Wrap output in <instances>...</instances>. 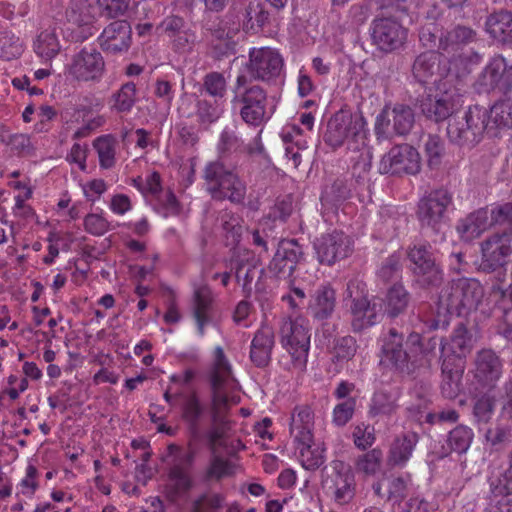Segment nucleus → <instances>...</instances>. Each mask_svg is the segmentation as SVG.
I'll return each mask as SVG.
<instances>
[{
    "instance_id": "obj_1",
    "label": "nucleus",
    "mask_w": 512,
    "mask_h": 512,
    "mask_svg": "<svg viewBox=\"0 0 512 512\" xmlns=\"http://www.w3.org/2000/svg\"><path fill=\"white\" fill-rule=\"evenodd\" d=\"M365 124L366 121L360 113L342 108L330 117L323 134L324 142L333 149L346 144L351 151L365 150L360 155L362 160L353 166V174L356 175L359 171L357 178L363 180L371 168V155L366 148Z\"/></svg>"
},
{
    "instance_id": "obj_2",
    "label": "nucleus",
    "mask_w": 512,
    "mask_h": 512,
    "mask_svg": "<svg viewBox=\"0 0 512 512\" xmlns=\"http://www.w3.org/2000/svg\"><path fill=\"white\" fill-rule=\"evenodd\" d=\"M420 334L410 333L406 338L391 328L382 339L380 365L401 378H412L421 367V358L415 355Z\"/></svg>"
},
{
    "instance_id": "obj_3",
    "label": "nucleus",
    "mask_w": 512,
    "mask_h": 512,
    "mask_svg": "<svg viewBox=\"0 0 512 512\" xmlns=\"http://www.w3.org/2000/svg\"><path fill=\"white\" fill-rule=\"evenodd\" d=\"M230 101L233 110L239 109L241 119L248 125L258 127L267 122L272 112L267 110V93L259 85H250L245 74L236 77Z\"/></svg>"
},
{
    "instance_id": "obj_4",
    "label": "nucleus",
    "mask_w": 512,
    "mask_h": 512,
    "mask_svg": "<svg viewBox=\"0 0 512 512\" xmlns=\"http://www.w3.org/2000/svg\"><path fill=\"white\" fill-rule=\"evenodd\" d=\"M453 206V195L444 187L431 190L417 203L416 217L422 230L444 238L448 211Z\"/></svg>"
},
{
    "instance_id": "obj_5",
    "label": "nucleus",
    "mask_w": 512,
    "mask_h": 512,
    "mask_svg": "<svg viewBox=\"0 0 512 512\" xmlns=\"http://www.w3.org/2000/svg\"><path fill=\"white\" fill-rule=\"evenodd\" d=\"M487 110L479 105L470 106L462 114L455 113L448 121L447 136L459 146L473 147L479 143L488 128Z\"/></svg>"
},
{
    "instance_id": "obj_6",
    "label": "nucleus",
    "mask_w": 512,
    "mask_h": 512,
    "mask_svg": "<svg viewBox=\"0 0 512 512\" xmlns=\"http://www.w3.org/2000/svg\"><path fill=\"white\" fill-rule=\"evenodd\" d=\"M484 296L482 285L475 279L453 280L439 296V303L451 315H466L478 308Z\"/></svg>"
},
{
    "instance_id": "obj_7",
    "label": "nucleus",
    "mask_w": 512,
    "mask_h": 512,
    "mask_svg": "<svg viewBox=\"0 0 512 512\" xmlns=\"http://www.w3.org/2000/svg\"><path fill=\"white\" fill-rule=\"evenodd\" d=\"M407 258L410 262L413 285L423 290L436 289L442 285L444 271L426 245L408 247Z\"/></svg>"
},
{
    "instance_id": "obj_8",
    "label": "nucleus",
    "mask_w": 512,
    "mask_h": 512,
    "mask_svg": "<svg viewBox=\"0 0 512 512\" xmlns=\"http://www.w3.org/2000/svg\"><path fill=\"white\" fill-rule=\"evenodd\" d=\"M311 334L303 318L284 320L280 327V342L291 357L294 369L306 368Z\"/></svg>"
},
{
    "instance_id": "obj_9",
    "label": "nucleus",
    "mask_w": 512,
    "mask_h": 512,
    "mask_svg": "<svg viewBox=\"0 0 512 512\" xmlns=\"http://www.w3.org/2000/svg\"><path fill=\"white\" fill-rule=\"evenodd\" d=\"M283 66L284 60L276 49L261 47L250 49L246 70L250 81L270 82L281 75Z\"/></svg>"
},
{
    "instance_id": "obj_10",
    "label": "nucleus",
    "mask_w": 512,
    "mask_h": 512,
    "mask_svg": "<svg viewBox=\"0 0 512 512\" xmlns=\"http://www.w3.org/2000/svg\"><path fill=\"white\" fill-rule=\"evenodd\" d=\"M273 258L267 266L270 277L287 280L298 264L304 261V250L296 239H280Z\"/></svg>"
},
{
    "instance_id": "obj_11",
    "label": "nucleus",
    "mask_w": 512,
    "mask_h": 512,
    "mask_svg": "<svg viewBox=\"0 0 512 512\" xmlns=\"http://www.w3.org/2000/svg\"><path fill=\"white\" fill-rule=\"evenodd\" d=\"M420 168L418 151L407 144L392 147L382 157L379 165L380 173L391 175H415L420 171Z\"/></svg>"
},
{
    "instance_id": "obj_12",
    "label": "nucleus",
    "mask_w": 512,
    "mask_h": 512,
    "mask_svg": "<svg viewBox=\"0 0 512 512\" xmlns=\"http://www.w3.org/2000/svg\"><path fill=\"white\" fill-rule=\"evenodd\" d=\"M371 38L379 50L391 53L404 46L407 29L394 18L380 17L371 24Z\"/></svg>"
},
{
    "instance_id": "obj_13",
    "label": "nucleus",
    "mask_w": 512,
    "mask_h": 512,
    "mask_svg": "<svg viewBox=\"0 0 512 512\" xmlns=\"http://www.w3.org/2000/svg\"><path fill=\"white\" fill-rule=\"evenodd\" d=\"M473 332L460 321L447 339L440 340V358L447 363H461L465 365L466 357L474 346Z\"/></svg>"
},
{
    "instance_id": "obj_14",
    "label": "nucleus",
    "mask_w": 512,
    "mask_h": 512,
    "mask_svg": "<svg viewBox=\"0 0 512 512\" xmlns=\"http://www.w3.org/2000/svg\"><path fill=\"white\" fill-rule=\"evenodd\" d=\"M477 31L470 26L457 24L441 32L439 54L446 57L451 65L462 60L464 48L477 41Z\"/></svg>"
},
{
    "instance_id": "obj_15",
    "label": "nucleus",
    "mask_w": 512,
    "mask_h": 512,
    "mask_svg": "<svg viewBox=\"0 0 512 512\" xmlns=\"http://www.w3.org/2000/svg\"><path fill=\"white\" fill-rule=\"evenodd\" d=\"M314 248L318 261L331 266L352 254L353 241L343 232L333 231L316 239Z\"/></svg>"
},
{
    "instance_id": "obj_16",
    "label": "nucleus",
    "mask_w": 512,
    "mask_h": 512,
    "mask_svg": "<svg viewBox=\"0 0 512 512\" xmlns=\"http://www.w3.org/2000/svg\"><path fill=\"white\" fill-rule=\"evenodd\" d=\"M322 486L338 504H347L355 496L356 482L350 467L341 461L333 464V471L322 482Z\"/></svg>"
},
{
    "instance_id": "obj_17",
    "label": "nucleus",
    "mask_w": 512,
    "mask_h": 512,
    "mask_svg": "<svg viewBox=\"0 0 512 512\" xmlns=\"http://www.w3.org/2000/svg\"><path fill=\"white\" fill-rule=\"evenodd\" d=\"M105 69L103 56L94 48H83L67 66L69 76L77 81H99Z\"/></svg>"
},
{
    "instance_id": "obj_18",
    "label": "nucleus",
    "mask_w": 512,
    "mask_h": 512,
    "mask_svg": "<svg viewBox=\"0 0 512 512\" xmlns=\"http://www.w3.org/2000/svg\"><path fill=\"white\" fill-rule=\"evenodd\" d=\"M474 379L487 391L496 388L503 374V361L492 349H482L476 353Z\"/></svg>"
},
{
    "instance_id": "obj_19",
    "label": "nucleus",
    "mask_w": 512,
    "mask_h": 512,
    "mask_svg": "<svg viewBox=\"0 0 512 512\" xmlns=\"http://www.w3.org/2000/svg\"><path fill=\"white\" fill-rule=\"evenodd\" d=\"M175 396L181 402V417L187 426L188 433L193 441L201 438L200 422L205 414V405L201 402L196 390L189 392L179 391Z\"/></svg>"
},
{
    "instance_id": "obj_20",
    "label": "nucleus",
    "mask_w": 512,
    "mask_h": 512,
    "mask_svg": "<svg viewBox=\"0 0 512 512\" xmlns=\"http://www.w3.org/2000/svg\"><path fill=\"white\" fill-rule=\"evenodd\" d=\"M482 81L490 89L502 93L512 91V62L508 63L502 54L490 58L482 73Z\"/></svg>"
},
{
    "instance_id": "obj_21",
    "label": "nucleus",
    "mask_w": 512,
    "mask_h": 512,
    "mask_svg": "<svg viewBox=\"0 0 512 512\" xmlns=\"http://www.w3.org/2000/svg\"><path fill=\"white\" fill-rule=\"evenodd\" d=\"M100 46L104 51L116 54L127 51L131 43V27L125 20L110 23L99 37Z\"/></svg>"
},
{
    "instance_id": "obj_22",
    "label": "nucleus",
    "mask_w": 512,
    "mask_h": 512,
    "mask_svg": "<svg viewBox=\"0 0 512 512\" xmlns=\"http://www.w3.org/2000/svg\"><path fill=\"white\" fill-rule=\"evenodd\" d=\"M191 312L196 322L198 333L203 336L205 326L212 322L213 315V294L207 285L195 288L192 301Z\"/></svg>"
},
{
    "instance_id": "obj_23",
    "label": "nucleus",
    "mask_w": 512,
    "mask_h": 512,
    "mask_svg": "<svg viewBox=\"0 0 512 512\" xmlns=\"http://www.w3.org/2000/svg\"><path fill=\"white\" fill-rule=\"evenodd\" d=\"M418 106L423 116L435 123L450 119L454 115V104L447 94L422 95L418 99Z\"/></svg>"
},
{
    "instance_id": "obj_24",
    "label": "nucleus",
    "mask_w": 512,
    "mask_h": 512,
    "mask_svg": "<svg viewBox=\"0 0 512 512\" xmlns=\"http://www.w3.org/2000/svg\"><path fill=\"white\" fill-rule=\"evenodd\" d=\"M486 33L503 46H512V12L500 9L490 13L485 20Z\"/></svg>"
},
{
    "instance_id": "obj_25",
    "label": "nucleus",
    "mask_w": 512,
    "mask_h": 512,
    "mask_svg": "<svg viewBox=\"0 0 512 512\" xmlns=\"http://www.w3.org/2000/svg\"><path fill=\"white\" fill-rule=\"evenodd\" d=\"M274 344L275 335L270 326L264 325L256 331L250 345V360L256 367L268 366Z\"/></svg>"
},
{
    "instance_id": "obj_26",
    "label": "nucleus",
    "mask_w": 512,
    "mask_h": 512,
    "mask_svg": "<svg viewBox=\"0 0 512 512\" xmlns=\"http://www.w3.org/2000/svg\"><path fill=\"white\" fill-rule=\"evenodd\" d=\"M486 208L478 209L459 220L456 230L465 241L479 237L489 226V216Z\"/></svg>"
},
{
    "instance_id": "obj_27",
    "label": "nucleus",
    "mask_w": 512,
    "mask_h": 512,
    "mask_svg": "<svg viewBox=\"0 0 512 512\" xmlns=\"http://www.w3.org/2000/svg\"><path fill=\"white\" fill-rule=\"evenodd\" d=\"M411 302V294L400 281L391 285L384 299L385 313L389 318H397L406 313Z\"/></svg>"
},
{
    "instance_id": "obj_28",
    "label": "nucleus",
    "mask_w": 512,
    "mask_h": 512,
    "mask_svg": "<svg viewBox=\"0 0 512 512\" xmlns=\"http://www.w3.org/2000/svg\"><path fill=\"white\" fill-rule=\"evenodd\" d=\"M335 304L334 289L328 285H323L315 291L309 304V311L314 319L326 320L333 314Z\"/></svg>"
},
{
    "instance_id": "obj_29",
    "label": "nucleus",
    "mask_w": 512,
    "mask_h": 512,
    "mask_svg": "<svg viewBox=\"0 0 512 512\" xmlns=\"http://www.w3.org/2000/svg\"><path fill=\"white\" fill-rule=\"evenodd\" d=\"M233 173H235V168L227 166L222 158L218 157L217 160L208 162L202 175L207 192L212 196L213 193L220 191L219 188Z\"/></svg>"
},
{
    "instance_id": "obj_30",
    "label": "nucleus",
    "mask_w": 512,
    "mask_h": 512,
    "mask_svg": "<svg viewBox=\"0 0 512 512\" xmlns=\"http://www.w3.org/2000/svg\"><path fill=\"white\" fill-rule=\"evenodd\" d=\"M169 483L165 485L166 498L172 502H177L186 495L194 486L190 472H185L179 467H170L168 471Z\"/></svg>"
},
{
    "instance_id": "obj_31",
    "label": "nucleus",
    "mask_w": 512,
    "mask_h": 512,
    "mask_svg": "<svg viewBox=\"0 0 512 512\" xmlns=\"http://www.w3.org/2000/svg\"><path fill=\"white\" fill-rule=\"evenodd\" d=\"M274 11H269L259 1H250L243 12V29L246 32H258L264 26L270 24L274 17Z\"/></svg>"
},
{
    "instance_id": "obj_32",
    "label": "nucleus",
    "mask_w": 512,
    "mask_h": 512,
    "mask_svg": "<svg viewBox=\"0 0 512 512\" xmlns=\"http://www.w3.org/2000/svg\"><path fill=\"white\" fill-rule=\"evenodd\" d=\"M352 315L351 327L355 333H361L379 322L377 305L370 300L357 305H350Z\"/></svg>"
},
{
    "instance_id": "obj_33",
    "label": "nucleus",
    "mask_w": 512,
    "mask_h": 512,
    "mask_svg": "<svg viewBox=\"0 0 512 512\" xmlns=\"http://www.w3.org/2000/svg\"><path fill=\"white\" fill-rule=\"evenodd\" d=\"M483 257L491 266H502L512 249L505 234H495L485 240L482 245Z\"/></svg>"
},
{
    "instance_id": "obj_34",
    "label": "nucleus",
    "mask_w": 512,
    "mask_h": 512,
    "mask_svg": "<svg viewBox=\"0 0 512 512\" xmlns=\"http://www.w3.org/2000/svg\"><path fill=\"white\" fill-rule=\"evenodd\" d=\"M231 377V366L226 359L223 349L218 346L215 349V360L210 374V386L214 401L219 398L220 391Z\"/></svg>"
},
{
    "instance_id": "obj_35",
    "label": "nucleus",
    "mask_w": 512,
    "mask_h": 512,
    "mask_svg": "<svg viewBox=\"0 0 512 512\" xmlns=\"http://www.w3.org/2000/svg\"><path fill=\"white\" fill-rule=\"evenodd\" d=\"M418 442L415 432H406L396 437L391 444L388 461L394 466H403L411 457Z\"/></svg>"
},
{
    "instance_id": "obj_36",
    "label": "nucleus",
    "mask_w": 512,
    "mask_h": 512,
    "mask_svg": "<svg viewBox=\"0 0 512 512\" xmlns=\"http://www.w3.org/2000/svg\"><path fill=\"white\" fill-rule=\"evenodd\" d=\"M465 365L461 363H447L442 361L441 370L443 380L441 383V393L448 399H454L461 390V379Z\"/></svg>"
},
{
    "instance_id": "obj_37",
    "label": "nucleus",
    "mask_w": 512,
    "mask_h": 512,
    "mask_svg": "<svg viewBox=\"0 0 512 512\" xmlns=\"http://www.w3.org/2000/svg\"><path fill=\"white\" fill-rule=\"evenodd\" d=\"M219 190L221 191L215 192L211 196L214 200H228L235 205L244 204L247 187L236 172L230 175L229 179L224 182Z\"/></svg>"
},
{
    "instance_id": "obj_38",
    "label": "nucleus",
    "mask_w": 512,
    "mask_h": 512,
    "mask_svg": "<svg viewBox=\"0 0 512 512\" xmlns=\"http://www.w3.org/2000/svg\"><path fill=\"white\" fill-rule=\"evenodd\" d=\"M439 55L435 51L421 53L412 66L414 78L420 83L429 82L439 70Z\"/></svg>"
},
{
    "instance_id": "obj_39",
    "label": "nucleus",
    "mask_w": 512,
    "mask_h": 512,
    "mask_svg": "<svg viewBox=\"0 0 512 512\" xmlns=\"http://www.w3.org/2000/svg\"><path fill=\"white\" fill-rule=\"evenodd\" d=\"M223 114V107L217 101L198 99L195 103V117L200 129L208 130Z\"/></svg>"
},
{
    "instance_id": "obj_40",
    "label": "nucleus",
    "mask_w": 512,
    "mask_h": 512,
    "mask_svg": "<svg viewBox=\"0 0 512 512\" xmlns=\"http://www.w3.org/2000/svg\"><path fill=\"white\" fill-rule=\"evenodd\" d=\"M398 397L396 394L386 391H376L370 401L368 414L374 418L377 416H391L398 409Z\"/></svg>"
},
{
    "instance_id": "obj_41",
    "label": "nucleus",
    "mask_w": 512,
    "mask_h": 512,
    "mask_svg": "<svg viewBox=\"0 0 512 512\" xmlns=\"http://www.w3.org/2000/svg\"><path fill=\"white\" fill-rule=\"evenodd\" d=\"M235 277L238 283L242 281V289L246 298L252 294V283L255 279H260L264 273L263 268L257 267L255 264L244 262L242 259L235 261Z\"/></svg>"
},
{
    "instance_id": "obj_42",
    "label": "nucleus",
    "mask_w": 512,
    "mask_h": 512,
    "mask_svg": "<svg viewBox=\"0 0 512 512\" xmlns=\"http://www.w3.org/2000/svg\"><path fill=\"white\" fill-rule=\"evenodd\" d=\"M494 124L495 128L510 129L512 128V101L509 99L496 102L487 112L486 124L488 132L492 129L490 124Z\"/></svg>"
},
{
    "instance_id": "obj_43",
    "label": "nucleus",
    "mask_w": 512,
    "mask_h": 512,
    "mask_svg": "<svg viewBox=\"0 0 512 512\" xmlns=\"http://www.w3.org/2000/svg\"><path fill=\"white\" fill-rule=\"evenodd\" d=\"M391 119L394 133L399 136H405L414 126V111L408 105L396 104L391 111Z\"/></svg>"
},
{
    "instance_id": "obj_44",
    "label": "nucleus",
    "mask_w": 512,
    "mask_h": 512,
    "mask_svg": "<svg viewBox=\"0 0 512 512\" xmlns=\"http://www.w3.org/2000/svg\"><path fill=\"white\" fill-rule=\"evenodd\" d=\"M116 144V139L112 135H102L93 141L101 168L110 169L115 165Z\"/></svg>"
},
{
    "instance_id": "obj_45",
    "label": "nucleus",
    "mask_w": 512,
    "mask_h": 512,
    "mask_svg": "<svg viewBox=\"0 0 512 512\" xmlns=\"http://www.w3.org/2000/svg\"><path fill=\"white\" fill-rule=\"evenodd\" d=\"M350 188L344 179L337 178L327 185L321 194L323 205L337 207L350 197Z\"/></svg>"
},
{
    "instance_id": "obj_46",
    "label": "nucleus",
    "mask_w": 512,
    "mask_h": 512,
    "mask_svg": "<svg viewBox=\"0 0 512 512\" xmlns=\"http://www.w3.org/2000/svg\"><path fill=\"white\" fill-rule=\"evenodd\" d=\"M474 433L465 425H457L449 432L447 445L452 452L466 453L473 441Z\"/></svg>"
},
{
    "instance_id": "obj_47",
    "label": "nucleus",
    "mask_w": 512,
    "mask_h": 512,
    "mask_svg": "<svg viewBox=\"0 0 512 512\" xmlns=\"http://www.w3.org/2000/svg\"><path fill=\"white\" fill-rule=\"evenodd\" d=\"M34 50L38 56L46 60L54 58L60 51L59 40L54 31H42L34 43Z\"/></svg>"
},
{
    "instance_id": "obj_48",
    "label": "nucleus",
    "mask_w": 512,
    "mask_h": 512,
    "mask_svg": "<svg viewBox=\"0 0 512 512\" xmlns=\"http://www.w3.org/2000/svg\"><path fill=\"white\" fill-rule=\"evenodd\" d=\"M403 272V261L400 253L389 255L379 266L376 275L379 280L388 283L401 278Z\"/></svg>"
},
{
    "instance_id": "obj_49",
    "label": "nucleus",
    "mask_w": 512,
    "mask_h": 512,
    "mask_svg": "<svg viewBox=\"0 0 512 512\" xmlns=\"http://www.w3.org/2000/svg\"><path fill=\"white\" fill-rule=\"evenodd\" d=\"M113 108L120 113L130 112L136 102V86L127 82L112 96Z\"/></svg>"
},
{
    "instance_id": "obj_50",
    "label": "nucleus",
    "mask_w": 512,
    "mask_h": 512,
    "mask_svg": "<svg viewBox=\"0 0 512 512\" xmlns=\"http://www.w3.org/2000/svg\"><path fill=\"white\" fill-rule=\"evenodd\" d=\"M168 453L174 456L173 463L170 467H179L185 472L191 471L196 457V449L191 442L188 443L187 450H183L176 444H170L168 446Z\"/></svg>"
},
{
    "instance_id": "obj_51",
    "label": "nucleus",
    "mask_w": 512,
    "mask_h": 512,
    "mask_svg": "<svg viewBox=\"0 0 512 512\" xmlns=\"http://www.w3.org/2000/svg\"><path fill=\"white\" fill-rule=\"evenodd\" d=\"M201 89L218 101L226 95L227 81L222 73L209 72L203 77Z\"/></svg>"
},
{
    "instance_id": "obj_52",
    "label": "nucleus",
    "mask_w": 512,
    "mask_h": 512,
    "mask_svg": "<svg viewBox=\"0 0 512 512\" xmlns=\"http://www.w3.org/2000/svg\"><path fill=\"white\" fill-rule=\"evenodd\" d=\"M243 145V141L238 137L235 129L225 127L217 143V152L219 158L225 159L233 152H236Z\"/></svg>"
},
{
    "instance_id": "obj_53",
    "label": "nucleus",
    "mask_w": 512,
    "mask_h": 512,
    "mask_svg": "<svg viewBox=\"0 0 512 512\" xmlns=\"http://www.w3.org/2000/svg\"><path fill=\"white\" fill-rule=\"evenodd\" d=\"M224 501L225 497L220 493H203L193 501L191 512H217Z\"/></svg>"
},
{
    "instance_id": "obj_54",
    "label": "nucleus",
    "mask_w": 512,
    "mask_h": 512,
    "mask_svg": "<svg viewBox=\"0 0 512 512\" xmlns=\"http://www.w3.org/2000/svg\"><path fill=\"white\" fill-rule=\"evenodd\" d=\"M382 458V451L374 448L357 459L356 468L367 475H374L380 470Z\"/></svg>"
},
{
    "instance_id": "obj_55",
    "label": "nucleus",
    "mask_w": 512,
    "mask_h": 512,
    "mask_svg": "<svg viewBox=\"0 0 512 512\" xmlns=\"http://www.w3.org/2000/svg\"><path fill=\"white\" fill-rule=\"evenodd\" d=\"M424 152L427 156V162L429 167H438L444 155L443 140L438 135H428L424 143Z\"/></svg>"
},
{
    "instance_id": "obj_56",
    "label": "nucleus",
    "mask_w": 512,
    "mask_h": 512,
    "mask_svg": "<svg viewBox=\"0 0 512 512\" xmlns=\"http://www.w3.org/2000/svg\"><path fill=\"white\" fill-rule=\"evenodd\" d=\"M444 31L436 23H429L421 27L419 32V39L422 45L428 49H437L435 51L439 54L441 32Z\"/></svg>"
},
{
    "instance_id": "obj_57",
    "label": "nucleus",
    "mask_w": 512,
    "mask_h": 512,
    "mask_svg": "<svg viewBox=\"0 0 512 512\" xmlns=\"http://www.w3.org/2000/svg\"><path fill=\"white\" fill-rule=\"evenodd\" d=\"M220 221L227 237L231 238L233 243L239 242L243 230L240 224V218L234 213L225 210L221 213Z\"/></svg>"
},
{
    "instance_id": "obj_58",
    "label": "nucleus",
    "mask_w": 512,
    "mask_h": 512,
    "mask_svg": "<svg viewBox=\"0 0 512 512\" xmlns=\"http://www.w3.org/2000/svg\"><path fill=\"white\" fill-rule=\"evenodd\" d=\"M186 29V21L178 15H169L165 17L156 27L159 35H165L169 39Z\"/></svg>"
},
{
    "instance_id": "obj_59",
    "label": "nucleus",
    "mask_w": 512,
    "mask_h": 512,
    "mask_svg": "<svg viewBox=\"0 0 512 512\" xmlns=\"http://www.w3.org/2000/svg\"><path fill=\"white\" fill-rule=\"evenodd\" d=\"M68 21L79 27H88L93 23L94 17L89 12V7L84 4H76L66 11Z\"/></svg>"
},
{
    "instance_id": "obj_60",
    "label": "nucleus",
    "mask_w": 512,
    "mask_h": 512,
    "mask_svg": "<svg viewBox=\"0 0 512 512\" xmlns=\"http://www.w3.org/2000/svg\"><path fill=\"white\" fill-rule=\"evenodd\" d=\"M352 437L355 446L362 451L371 447L376 440L374 428L365 424L357 425L353 430Z\"/></svg>"
},
{
    "instance_id": "obj_61",
    "label": "nucleus",
    "mask_w": 512,
    "mask_h": 512,
    "mask_svg": "<svg viewBox=\"0 0 512 512\" xmlns=\"http://www.w3.org/2000/svg\"><path fill=\"white\" fill-rule=\"evenodd\" d=\"M345 299L350 300V305H357L359 303H363L364 301L369 300L366 284L362 280L356 278L351 279L347 283Z\"/></svg>"
},
{
    "instance_id": "obj_62",
    "label": "nucleus",
    "mask_w": 512,
    "mask_h": 512,
    "mask_svg": "<svg viewBox=\"0 0 512 512\" xmlns=\"http://www.w3.org/2000/svg\"><path fill=\"white\" fill-rule=\"evenodd\" d=\"M356 340L352 336H344L336 340L334 357L338 361L350 360L356 353Z\"/></svg>"
},
{
    "instance_id": "obj_63",
    "label": "nucleus",
    "mask_w": 512,
    "mask_h": 512,
    "mask_svg": "<svg viewBox=\"0 0 512 512\" xmlns=\"http://www.w3.org/2000/svg\"><path fill=\"white\" fill-rule=\"evenodd\" d=\"M293 212V201L290 195L277 199L275 205L271 208L268 219L286 222Z\"/></svg>"
},
{
    "instance_id": "obj_64",
    "label": "nucleus",
    "mask_w": 512,
    "mask_h": 512,
    "mask_svg": "<svg viewBox=\"0 0 512 512\" xmlns=\"http://www.w3.org/2000/svg\"><path fill=\"white\" fill-rule=\"evenodd\" d=\"M356 406L355 398H347L337 404L333 410V421L337 426H344L353 416Z\"/></svg>"
}]
</instances>
